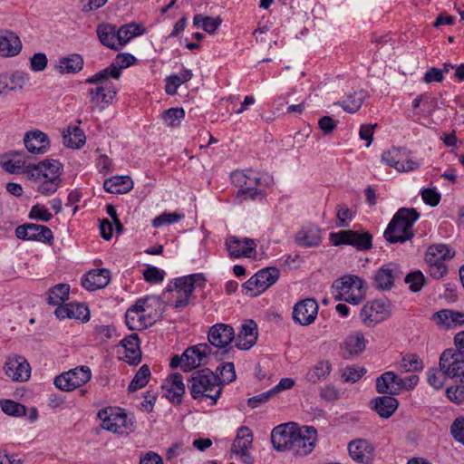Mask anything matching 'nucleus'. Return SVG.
I'll use <instances>...</instances> for the list:
<instances>
[{"label":"nucleus","instance_id":"obj_1","mask_svg":"<svg viewBox=\"0 0 464 464\" xmlns=\"http://www.w3.org/2000/svg\"><path fill=\"white\" fill-rule=\"evenodd\" d=\"M317 440L314 427H298L296 423L281 424L273 429L271 442L277 451H291L295 456H306L312 452Z\"/></svg>","mask_w":464,"mask_h":464},{"label":"nucleus","instance_id":"obj_2","mask_svg":"<svg viewBox=\"0 0 464 464\" xmlns=\"http://www.w3.org/2000/svg\"><path fill=\"white\" fill-rule=\"evenodd\" d=\"M63 165L56 160L48 159L23 169L25 177L38 183V192L44 196L54 194L61 186Z\"/></svg>","mask_w":464,"mask_h":464},{"label":"nucleus","instance_id":"obj_3","mask_svg":"<svg viewBox=\"0 0 464 464\" xmlns=\"http://www.w3.org/2000/svg\"><path fill=\"white\" fill-rule=\"evenodd\" d=\"M420 213L413 208H400L392 217L384 231V238L391 244L404 243L414 237L413 224Z\"/></svg>","mask_w":464,"mask_h":464},{"label":"nucleus","instance_id":"obj_4","mask_svg":"<svg viewBox=\"0 0 464 464\" xmlns=\"http://www.w3.org/2000/svg\"><path fill=\"white\" fill-rule=\"evenodd\" d=\"M219 377L210 369L204 368L194 372L188 380V390L193 399L209 398L215 405L222 392Z\"/></svg>","mask_w":464,"mask_h":464},{"label":"nucleus","instance_id":"obj_5","mask_svg":"<svg viewBox=\"0 0 464 464\" xmlns=\"http://www.w3.org/2000/svg\"><path fill=\"white\" fill-rule=\"evenodd\" d=\"M205 277L202 274H193L188 276L179 277L174 282V286L169 285L167 292L175 290L177 299L173 306L177 309L184 308L189 304V297L196 286L203 287Z\"/></svg>","mask_w":464,"mask_h":464},{"label":"nucleus","instance_id":"obj_6","mask_svg":"<svg viewBox=\"0 0 464 464\" xmlns=\"http://www.w3.org/2000/svg\"><path fill=\"white\" fill-rule=\"evenodd\" d=\"M98 417L102 420V427L109 431L122 433L133 429V422L128 419L127 414L121 409L102 410L99 411Z\"/></svg>","mask_w":464,"mask_h":464},{"label":"nucleus","instance_id":"obj_7","mask_svg":"<svg viewBox=\"0 0 464 464\" xmlns=\"http://www.w3.org/2000/svg\"><path fill=\"white\" fill-rule=\"evenodd\" d=\"M280 272L276 267H266L256 272L243 287L251 296H256L274 285L279 278Z\"/></svg>","mask_w":464,"mask_h":464},{"label":"nucleus","instance_id":"obj_8","mask_svg":"<svg viewBox=\"0 0 464 464\" xmlns=\"http://www.w3.org/2000/svg\"><path fill=\"white\" fill-rule=\"evenodd\" d=\"M331 239L334 246L350 245L359 251H366L372 247V236L368 231L342 230L332 233Z\"/></svg>","mask_w":464,"mask_h":464},{"label":"nucleus","instance_id":"obj_9","mask_svg":"<svg viewBox=\"0 0 464 464\" xmlns=\"http://www.w3.org/2000/svg\"><path fill=\"white\" fill-rule=\"evenodd\" d=\"M391 316V304L386 300H374L368 302L361 310L362 322L368 327L386 320Z\"/></svg>","mask_w":464,"mask_h":464},{"label":"nucleus","instance_id":"obj_10","mask_svg":"<svg viewBox=\"0 0 464 464\" xmlns=\"http://www.w3.org/2000/svg\"><path fill=\"white\" fill-rule=\"evenodd\" d=\"M411 151L405 149H399L396 147L389 150H385L382 154V161L391 168L395 169L398 172H410L414 171L420 168V163L412 159L401 160L402 155L408 156Z\"/></svg>","mask_w":464,"mask_h":464},{"label":"nucleus","instance_id":"obj_11","mask_svg":"<svg viewBox=\"0 0 464 464\" xmlns=\"http://www.w3.org/2000/svg\"><path fill=\"white\" fill-rule=\"evenodd\" d=\"M440 369L448 377L464 378V355L457 350H445L440 357Z\"/></svg>","mask_w":464,"mask_h":464},{"label":"nucleus","instance_id":"obj_12","mask_svg":"<svg viewBox=\"0 0 464 464\" xmlns=\"http://www.w3.org/2000/svg\"><path fill=\"white\" fill-rule=\"evenodd\" d=\"M208 339L212 346L222 349L220 354L224 356L229 352L227 347L235 339L234 328L226 324H216L209 328Z\"/></svg>","mask_w":464,"mask_h":464},{"label":"nucleus","instance_id":"obj_13","mask_svg":"<svg viewBox=\"0 0 464 464\" xmlns=\"http://www.w3.org/2000/svg\"><path fill=\"white\" fill-rule=\"evenodd\" d=\"M15 236L22 240L39 241L48 245H52L53 240V232L49 227L34 223L18 226L15 228Z\"/></svg>","mask_w":464,"mask_h":464},{"label":"nucleus","instance_id":"obj_14","mask_svg":"<svg viewBox=\"0 0 464 464\" xmlns=\"http://www.w3.org/2000/svg\"><path fill=\"white\" fill-rule=\"evenodd\" d=\"M4 371L14 382H26L31 375L30 364L24 356L20 355L7 357Z\"/></svg>","mask_w":464,"mask_h":464},{"label":"nucleus","instance_id":"obj_15","mask_svg":"<svg viewBox=\"0 0 464 464\" xmlns=\"http://www.w3.org/2000/svg\"><path fill=\"white\" fill-rule=\"evenodd\" d=\"M318 308V304L314 298L299 301L294 306L293 319L301 325H309L315 320Z\"/></svg>","mask_w":464,"mask_h":464},{"label":"nucleus","instance_id":"obj_16","mask_svg":"<svg viewBox=\"0 0 464 464\" xmlns=\"http://www.w3.org/2000/svg\"><path fill=\"white\" fill-rule=\"evenodd\" d=\"M406 388V380L400 378L393 372H386L376 379V391L378 393L396 395Z\"/></svg>","mask_w":464,"mask_h":464},{"label":"nucleus","instance_id":"obj_17","mask_svg":"<svg viewBox=\"0 0 464 464\" xmlns=\"http://www.w3.org/2000/svg\"><path fill=\"white\" fill-rule=\"evenodd\" d=\"M227 249L231 257H251L256 254V243L253 239L245 237L240 239L237 237H229L226 240Z\"/></svg>","mask_w":464,"mask_h":464},{"label":"nucleus","instance_id":"obj_18","mask_svg":"<svg viewBox=\"0 0 464 464\" xmlns=\"http://www.w3.org/2000/svg\"><path fill=\"white\" fill-rule=\"evenodd\" d=\"M26 150L32 154H44L50 146V141L45 133L41 130L28 131L24 138Z\"/></svg>","mask_w":464,"mask_h":464},{"label":"nucleus","instance_id":"obj_19","mask_svg":"<svg viewBox=\"0 0 464 464\" xmlns=\"http://www.w3.org/2000/svg\"><path fill=\"white\" fill-rule=\"evenodd\" d=\"M257 324L253 320H247L235 336L236 346L240 350H249L257 341Z\"/></svg>","mask_w":464,"mask_h":464},{"label":"nucleus","instance_id":"obj_20","mask_svg":"<svg viewBox=\"0 0 464 464\" xmlns=\"http://www.w3.org/2000/svg\"><path fill=\"white\" fill-rule=\"evenodd\" d=\"M401 272L395 264H387L382 266L375 274L374 281L376 287L382 290H390L396 277H399Z\"/></svg>","mask_w":464,"mask_h":464},{"label":"nucleus","instance_id":"obj_21","mask_svg":"<svg viewBox=\"0 0 464 464\" xmlns=\"http://www.w3.org/2000/svg\"><path fill=\"white\" fill-rule=\"evenodd\" d=\"M117 91L113 84H98L97 87L89 90L91 102L94 106L102 104V109L112 103Z\"/></svg>","mask_w":464,"mask_h":464},{"label":"nucleus","instance_id":"obj_22","mask_svg":"<svg viewBox=\"0 0 464 464\" xmlns=\"http://www.w3.org/2000/svg\"><path fill=\"white\" fill-rule=\"evenodd\" d=\"M162 390L165 392V396L170 401L179 404L181 402V397L185 393L182 375L178 372L170 375L165 380Z\"/></svg>","mask_w":464,"mask_h":464},{"label":"nucleus","instance_id":"obj_23","mask_svg":"<svg viewBox=\"0 0 464 464\" xmlns=\"http://www.w3.org/2000/svg\"><path fill=\"white\" fill-rule=\"evenodd\" d=\"M110 282V271L108 269H92L82 279V285L88 291H95L105 287Z\"/></svg>","mask_w":464,"mask_h":464},{"label":"nucleus","instance_id":"obj_24","mask_svg":"<svg viewBox=\"0 0 464 464\" xmlns=\"http://www.w3.org/2000/svg\"><path fill=\"white\" fill-rule=\"evenodd\" d=\"M433 319L440 327L454 328L464 324V312L442 309L433 314Z\"/></svg>","mask_w":464,"mask_h":464},{"label":"nucleus","instance_id":"obj_25","mask_svg":"<svg viewBox=\"0 0 464 464\" xmlns=\"http://www.w3.org/2000/svg\"><path fill=\"white\" fill-rule=\"evenodd\" d=\"M337 300V296H343L347 293L355 289L363 288L364 283L362 278L353 275H346L339 279H336L332 285Z\"/></svg>","mask_w":464,"mask_h":464},{"label":"nucleus","instance_id":"obj_26","mask_svg":"<svg viewBox=\"0 0 464 464\" xmlns=\"http://www.w3.org/2000/svg\"><path fill=\"white\" fill-rule=\"evenodd\" d=\"M351 458L360 463H369L373 447L365 440H354L348 445Z\"/></svg>","mask_w":464,"mask_h":464},{"label":"nucleus","instance_id":"obj_27","mask_svg":"<svg viewBox=\"0 0 464 464\" xmlns=\"http://www.w3.org/2000/svg\"><path fill=\"white\" fill-rule=\"evenodd\" d=\"M22 49L20 38L13 32L0 34V55L11 57L17 55Z\"/></svg>","mask_w":464,"mask_h":464},{"label":"nucleus","instance_id":"obj_28","mask_svg":"<svg viewBox=\"0 0 464 464\" xmlns=\"http://www.w3.org/2000/svg\"><path fill=\"white\" fill-rule=\"evenodd\" d=\"M253 434L248 427L243 426L237 430V437L231 446V453L241 457H249L247 450L252 445Z\"/></svg>","mask_w":464,"mask_h":464},{"label":"nucleus","instance_id":"obj_29","mask_svg":"<svg viewBox=\"0 0 464 464\" xmlns=\"http://www.w3.org/2000/svg\"><path fill=\"white\" fill-rule=\"evenodd\" d=\"M121 346L125 350L126 362L132 365H137L141 361V352L140 349V340L137 334H131L121 341Z\"/></svg>","mask_w":464,"mask_h":464},{"label":"nucleus","instance_id":"obj_30","mask_svg":"<svg viewBox=\"0 0 464 464\" xmlns=\"http://www.w3.org/2000/svg\"><path fill=\"white\" fill-rule=\"evenodd\" d=\"M232 179L234 182L241 187L237 192V197L241 195L248 196L249 198H254L256 195L261 193L260 190L253 187L258 184L259 179H250L242 171L234 172L232 174Z\"/></svg>","mask_w":464,"mask_h":464},{"label":"nucleus","instance_id":"obj_31","mask_svg":"<svg viewBox=\"0 0 464 464\" xmlns=\"http://www.w3.org/2000/svg\"><path fill=\"white\" fill-rule=\"evenodd\" d=\"M332 372V363L328 360L318 361L304 375L307 382L316 384L327 379Z\"/></svg>","mask_w":464,"mask_h":464},{"label":"nucleus","instance_id":"obj_32","mask_svg":"<svg viewBox=\"0 0 464 464\" xmlns=\"http://www.w3.org/2000/svg\"><path fill=\"white\" fill-rule=\"evenodd\" d=\"M103 188L110 193L123 194L133 188V181L130 176H115L106 179Z\"/></svg>","mask_w":464,"mask_h":464},{"label":"nucleus","instance_id":"obj_33","mask_svg":"<svg viewBox=\"0 0 464 464\" xmlns=\"http://www.w3.org/2000/svg\"><path fill=\"white\" fill-rule=\"evenodd\" d=\"M399 406V401L389 395L377 397L373 400V409L381 418H390Z\"/></svg>","mask_w":464,"mask_h":464},{"label":"nucleus","instance_id":"obj_34","mask_svg":"<svg viewBox=\"0 0 464 464\" xmlns=\"http://www.w3.org/2000/svg\"><path fill=\"white\" fill-rule=\"evenodd\" d=\"M83 58L78 53H72L59 60L57 70L60 73H77L83 68Z\"/></svg>","mask_w":464,"mask_h":464},{"label":"nucleus","instance_id":"obj_35","mask_svg":"<svg viewBox=\"0 0 464 464\" xmlns=\"http://www.w3.org/2000/svg\"><path fill=\"white\" fill-rule=\"evenodd\" d=\"M455 252L452 251L447 245L436 244L428 247L425 254L426 263L444 262L454 256Z\"/></svg>","mask_w":464,"mask_h":464},{"label":"nucleus","instance_id":"obj_36","mask_svg":"<svg viewBox=\"0 0 464 464\" xmlns=\"http://www.w3.org/2000/svg\"><path fill=\"white\" fill-rule=\"evenodd\" d=\"M62 136L63 145L71 149H80L86 141L85 134L79 127H68L63 130Z\"/></svg>","mask_w":464,"mask_h":464},{"label":"nucleus","instance_id":"obj_37","mask_svg":"<svg viewBox=\"0 0 464 464\" xmlns=\"http://www.w3.org/2000/svg\"><path fill=\"white\" fill-rule=\"evenodd\" d=\"M97 35L100 42L106 47L118 50L119 45L117 40V30L114 25L109 24H102L97 26Z\"/></svg>","mask_w":464,"mask_h":464},{"label":"nucleus","instance_id":"obj_38","mask_svg":"<svg viewBox=\"0 0 464 464\" xmlns=\"http://www.w3.org/2000/svg\"><path fill=\"white\" fill-rule=\"evenodd\" d=\"M126 325L130 330H141L154 322L146 314L139 313L134 309H128L125 314Z\"/></svg>","mask_w":464,"mask_h":464},{"label":"nucleus","instance_id":"obj_39","mask_svg":"<svg viewBox=\"0 0 464 464\" xmlns=\"http://www.w3.org/2000/svg\"><path fill=\"white\" fill-rule=\"evenodd\" d=\"M295 241L302 246H315L321 242L320 229L317 227L303 228L296 233Z\"/></svg>","mask_w":464,"mask_h":464},{"label":"nucleus","instance_id":"obj_40","mask_svg":"<svg viewBox=\"0 0 464 464\" xmlns=\"http://www.w3.org/2000/svg\"><path fill=\"white\" fill-rule=\"evenodd\" d=\"M144 33V29L135 23H129L121 25L117 30V42L119 46L126 44L130 39L140 35Z\"/></svg>","mask_w":464,"mask_h":464},{"label":"nucleus","instance_id":"obj_41","mask_svg":"<svg viewBox=\"0 0 464 464\" xmlns=\"http://www.w3.org/2000/svg\"><path fill=\"white\" fill-rule=\"evenodd\" d=\"M366 96V92L361 90L359 92H354L353 94L348 95L345 101L337 102L336 104L341 106L345 111L353 113L361 108Z\"/></svg>","mask_w":464,"mask_h":464},{"label":"nucleus","instance_id":"obj_42","mask_svg":"<svg viewBox=\"0 0 464 464\" xmlns=\"http://www.w3.org/2000/svg\"><path fill=\"white\" fill-rule=\"evenodd\" d=\"M184 362L181 364V368L184 372H190L197 367L200 366L203 362L198 352L196 350L195 345L190 346L183 353Z\"/></svg>","mask_w":464,"mask_h":464},{"label":"nucleus","instance_id":"obj_43","mask_svg":"<svg viewBox=\"0 0 464 464\" xmlns=\"http://www.w3.org/2000/svg\"><path fill=\"white\" fill-rule=\"evenodd\" d=\"M70 286L67 284H58L49 291L47 302L51 305H57L60 302L68 299Z\"/></svg>","mask_w":464,"mask_h":464},{"label":"nucleus","instance_id":"obj_44","mask_svg":"<svg viewBox=\"0 0 464 464\" xmlns=\"http://www.w3.org/2000/svg\"><path fill=\"white\" fill-rule=\"evenodd\" d=\"M150 376V370L147 364L142 365L136 372L134 378L130 382L128 391L130 392H136L139 389L143 388L149 382Z\"/></svg>","mask_w":464,"mask_h":464},{"label":"nucleus","instance_id":"obj_45","mask_svg":"<svg viewBox=\"0 0 464 464\" xmlns=\"http://www.w3.org/2000/svg\"><path fill=\"white\" fill-rule=\"evenodd\" d=\"M423 368V363L420 358L413 353L406 354L403 356L399 369L403 372H419Z\"/></svg>","mask_w":464,"mask_h":464},{"label":"nucleus","instance_id":"obj_46","mask_svg":"<svg viewBox=\"0 0 464 464\" xmlns=\"http://www.w3.org/2000/svg\"><path fill=\"white\" fill-rule=\"evenodd\" d=\"M345 349L351 355H356L365 349V342L362 334H356L347 337Z\"/></svg>","mask_w":464,"mask_h":464},{"label":"nucleus","instance_id":"obj_47","mask_svg":"<svg viewBox=\"0 0 464 464\" xmlns=\"http://www.w3.org/2000/svg\"><path fill=\"white\" fill-rule=\"evenodd\" d=\"M217 372H219V380L218 382L223 387L224 383H229L236 380V371L233 362H225L222 365L217 368Z\"/></svg>","mask_w":464,"mask_h":464},{"label":"nucleus","instance_id":"obj_48","mask_svg":"<svg viewBox=\"0 0 464 464\" xmlns=\"http://www.w3.org/2000/svg\"><path fill=\"white\" fill-rule=\"evenodd\" d=\"M446 395L455 404H461L464 401V378H460L459 384L448 387Z\"/></svg>","mask_w":464,"mask_h":464},{"label":"nucleus","instance_id":"obj_49","mask_svg":"<svg viewBox=\"0 0 464 464\" xmlns=\"http://www.w3.org/2000/svg\"><path fill=\"white\" fill-rule=\"evenodd\" d=\"M68 372L70 373H73L71 377L73 378V382L77 388L88 382L92 377V372L88 366L76 367Z\"/></svg>","mask_w":464,"mask_h":464},{"label":"nucleus","instance_id":"obj_50","mask_svg":"<svg viewBox=\"0 0 464 464\" xmlns=\"http://www.w3.org/2000/svg\"><path fill=\"white\" fill-rule=\"evenodd\" d=\"M404 281L406 284H409L411 291L419 292L425 285L426 278L423 274L418 270L409 273L405 276Z\"/></svg>","mask_w":464,"mask_h":464},{"label":"nucleus","instance_id":"obj_51","mask_svg":"<svg viewBox=\"0 0 464 464\" xmlns=\"http://www.w3.org/2000/svg\"><path fill=\"white\" fill-rule=\"evenodd\" d=\"M2 411L10 416H23L26 413V409L19 402L11 400H5L1 402Z\"/></svg>","mask_w":464,"mask_h":464},{"label":"nucleus","instance_id":"obj_52","mask_svg":"<svg viewBox=\"0 0 464 464\" xmlns=\"http://www.w3.org/2000/svg\"><path fill=\"white\" fill-rule=\"evenodd\" d=\"M73 373H70L69 372H63L60 374L59 376L55 377L53 381V384L56 388L65 391V392H71L77 388L73 382L72 376Z\"/></svg>","mask_w":464,"mask_h":464},{"label":"nucleus","instance_id":"obj_53","mask_svg":"<svg viewBox=\"0 0 464 464\" xmlns=\"http://www.w3.org/2000/svg\"><path fill=\"white\" fill-rule=\"evenodd\" d=\"M185 116L182 108H171L163 112V120L171 127L179 125L180 120Z\"/></svg>","mask_w":464,"mask_h":464},{"label":"nucleus","instance_id":"obj_54","mask_svg":"<svg viewBox=\"0 0 464 464\" xmlns=\"http://www.w3.org/2000/svg\"><path fill=\"white\" fill-rule=\"evenodd\" d=\"M52 218L53 215L47 210V208L40 204L33 206L29 212V218L34 220L48 222Z\"/></svg>","mask_w":464,"mask_h":464},{"label":"nucleus","instance_id":"obj_55","mask_svg":"<svg viewBox=\"0 0 464 464\" xmlns=\"http://www.w3.org/2000/svg\"><path fill=\"white\" fill-rule=\"evenodd\" d=\"M1 165L9 173H22L23 174V169L25 168L24 162L21 160L20 159L14 160V159H7V160H2ZM28 165H26L27 167Z\"/></svg>","mask_w":464,"mask_h":464},{"label":"nucleus","instance_id":"obj_56","mask_svg":"<svg viewBox=\"0 0 464 464\" xmlns=\"http://www.w3.org/2000/svg\"><path fill=\"white\" fill-rule=\"evenodd\" d=\"M450 432L456 440L464 444V417L455 419L451 424Z\"/></svg>","mask_w":464,"mask_h":464},{"label":"nucleus","instance_id":"obj_57","mask_svg":"<svg viewBox=\"0 0 464 464\" xmlns=\"http://www.w3.org/2000/svg\"><path fill=\"white\" fill-rule=\"evenodd\" d=\"M181 216L177 213H164L152 220L154 227H160L165 224H172L181 219Z\"/></svg>","mask_w":464,"mask_h":464},{"label":"nucleus","instance_id":"obj_58","mask_svg":"<svg viewBox=\"0 0 464 464\" xmlns=\"http://www.w3.org/2000/svg\"><path fill=\"white\" fill-rule=\"evenodd\" d=\"M364 299L363 288L355 289L344 295L343 296H337V300L344 301L352 304H358Z\"/></svg>","mask_w":464,"mask_h":464},{"label":"nucleus","instance_id":"obj_59","mask_svg":"<svg viewBox=\"0 0 464 464\" xmlns=\"http://www.w3.org/2000/svg\"><path fill=\"white\" fill-rule=\"evenodd\" d=\"M364 373V369H357L355 367H346L343 370L342 378L345 382H356Z\"/></svg>","mask_w":464,"mask_h":464},{"label":"nucleus","instance_id":"obj_60","mask_svg":"<svg viewBox=\"0 0 464 464\" xmlns=\"http://www.w3.org/2000/svg\"><path fill=\"white\" fill-rule=\"evenodd\" d=\"M421 198L430 207L438 206L441 198L440 194L435 188H424L421 191Z\"/></svg>","mask_w":464,"mask_h":464},{"label":"nucleus","instance_id":"obj_61","mask_svg":"<svg viewBox=\"0 0 464 464\" xmlns=\"http://www.w3.org/2000/svg\"><path fill=\"white\" fill-rule=\"evenodd\" d=\"M71 318L86 321L89 319L88 307L82 304H71Z\"/></svg>","mask_w":464,"mask_h":464},{"label":"nucleus","instance_id":"obj_62","mask_svg":"<svg viewBox=\"0 0 464 464\" xmlns=\"http://www.w3.org/2000/svg\"><path fill=\"white\" fill-rule=\"evenodd\" d=\"M337 122L338 121L334 120L330 116H324L319 120L318 125L324 135H331L336 129Z\"/></svg>","mask_w":464,"mask_h":464},{"label":"nucleus","instance_id":"obj_63","mask_svg":"<svg viewBox=\"0 0 464 464\" xmlns=\"http://www.w3.org/2000/svg\"><path fill=\"white\" fill-rule=\"evenodd\" d=\"M143 276L149 283H160L164 279V272L155 266H150L144 270Z\"/></svg>","mask_w":464,"mask_h":464},{"label":"nucleus","instance_id":"obj_64","mask_svg":"<svg viewBox=\"0 0 464 464\" xmlns=\"http://www.w3.org/2000/svg\"><path fill=\"white\" fill-rule=\"evenodd\" d=\"M31 68L34 72L44 71L47 66V57L43 53H37L30 59Z\"/></svg>","mask_w":464,"mask_h":464}]
</instances>
